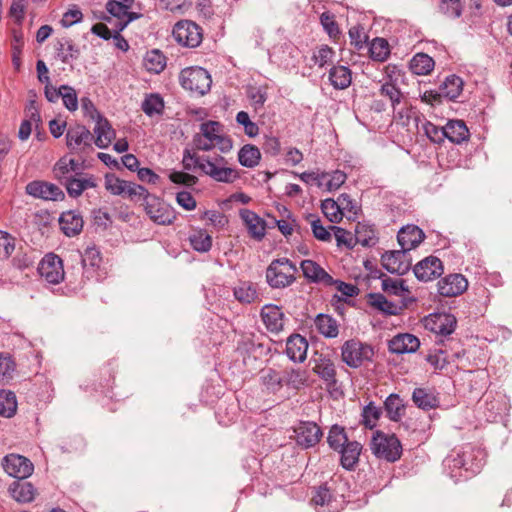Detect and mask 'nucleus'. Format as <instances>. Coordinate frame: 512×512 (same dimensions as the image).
<instances>
[{
	"instance_id": "52",
	"label": "nucleus",
	"mask_w": 512,
	"mask_h": 512,
	"mask_svg": "<svg viewBox=\"0 0 512 512\" xmlns=\"http://www.w3.org/2000/svg\"><path fill=\"white\" fill-rule=\"evenodd\" d=\"M337 202L343 212V216L349 220L355 219L360 211L357 202L353 200L348 194L343 193L337 198Z\"/></svg>"
},
{
	"instance_id": "2",
	"label": "nucleus",
	"mask_w": 512,
	"mask_h": 512,
	"mask_svg": "<svg viewBox=\"0 0 512 512\" xmlns=\"http://www.w3.org/2000/svg\"><path fill=\"white\" fill-rule=\"evenodd\" d=\"M183 167L187 171H200L216 182L233 183L240 175L234 168L227 167V161L222 156L210 158L199 156L195 152L185 150L182 159Z\"/></svg>"
},
{
	"instance_id": "36",
	"label": "nucleus",
	"mask_w": 512,
	"mask_h": 512,
	"mask_svg": "<svg viewBox=\"0 0 512 512\" xmlns=\"http://www.w3.org/2000/svg\"><path fill=\"white\" fill-rule=\"evenodd\" d=\"M317 331L326 338H335L339 334V325L330 315L318 314L314 319Z\"/></svg>"
},
{
	"instance_id": "19",
	"label": "nucleus",
	"mask_w": 512,
	"mask_h": 512,
	"mask_svg": "<svg viewBox=\"0 0 512 512\" xmlns=\"http://www.w3.org/2000/svg\"><path fill=\"white\" fill-rule=\"evenodd\" d=\"M420 347V340L410 333H399L388 342V349L393 354L414 353Z\"/></svg>"
},
{
	"instance_id": "29",
	"label": "nucleus",
	"mask_w": 512,
	"mask_h": 512,
	"mask_svg": "<svg viewBox=\"0 0 512 512\" xmlns=\"http://www.w3.org/2000/svg\"><path fill=\"white\" fill-rule=\"evenodd\" d=\"M78 169L77 161L70 158L68 155H64L55 163L52 172L54 178L61 184H64L67 180L72 178L71 174Z\"/></svg>"
},
{
	"instance_id": "16",
	"label": "nucleus",
	"mask_w": 512,
	"mask_h": 512,
	"mask_svg": "<svg viewBox=\"0 0 512 512\" xmlns=\"http://www.w3.org/2000/svg\"><path fill=\"white\" fill-rule=\"evenodd\" d=\"M413 271L417 279L427 282L442 275L443 265L439 258L429 256L418 262Z\"/></svg>"
},
{
	"instance_id": "54",
	"label": "nucleus",
	"mask_w": 512,
	"mask_h": 512,
	"mask_svg": "<svg viewBox=\"0 0 512 512\" xmlns=\"http://www.w3.org/2000/svg\"><path fill=\"white\" fill-rule=\"evenodd\" d=\"M335 51L328 45H321L316 48L312 55V61L315 65L322 68L333 62Z\"/></svg>"
},
{
	"instance_id": "41",
	"label": "nucleus",
	"mask_w": 512,
	"mask_h": 512,
	"mask_svg": "<svg viewBox=\"0 0 512 512\" xmlns=\"http://www.w3.org/2000/svg\"><path fill=\"white\" fill-rule=\"evenodd\" d=\"M260 160L261 152L255 145L245 144L238 152V161L243 167L254 168Z\"/></svg>"
},
{
	"instance_id": "39",
	"label": "nucleus",
	"mask_w": 512,
	"mask_h": 512,
	"mask_svg": "<svg viewBox=\"0 0 512 512\" xmlns=\"http://www.w3.org/2000/svg\"><path fill=\"white\" fill-rule=\"evenodd\" d=\"M9 492L17 502L28 503L34 500L36 490L29 482H13L9 487Z\"/></svg>"
},
{
	"instance_id": "56",
	"label": "nucleus",
	"mask_w": 512,
	"mask_h": 512,
	"mask_svg": "<svg viewBox=\"0 0 512 512\" xmlns=\"http://www.w3.org/2000/svg\"><path fill=\"white\" fill-rule=\"evenodd\" d=\"M307 220L310 223L312 233L317 240H320L323 242L331 241V238H332L331 232L329 231V229L325 228L322 225L321 220L317 216L310 214L307 217Z\"/></svg>"
},
{
	"instance_id": "11",
	"label": "nucleus",
	"mask_w": 512,
	"mask_h": 512,
	"mask_svg": "<svg viewBox=\"0 0 512 512\" xmlns=\"http://www.w3.org/2000/svg\"><path fill=\"white\" fill-rule=\"evenodd\" d=\"M2 467L9 476L17 479H26L34 471V465L28 458L14 453L3 458Z\"/></svg>"
},
{
	"instance_id": "18",
	"label": "nucleus",
	"mask_w": 512,
	"mask_h": 512,
	"mask_svg": "<svg viewBox=\"0 0 512 512\" xmlns=\"http://www.w3.org/2000/svg\"><path fill=\"white\" fill-rule=\"evenodd\" d=\"M295 432L297 443L304 448L315 446L323 435L320 427L311 421L301 422Z\"/></svg>"
},
{
	"instance_id": "10",
	"label": "nucleus",
	"mask_w": 512,
	"mask_h": 512,
	"mask_svg": "<svg viewBox=\"0 0 512 512\" xmlns=\"http://www.w3.org/2000/svg\"><path fill=\"white\" fill-rule=\"evenodd\" d=\"M93 135L83 125H71L66 132V145L75 153H84L92 149Z\"/></svg>"
},
{
	"instance_id": "58",
	"label": "nucleus",
	"mask_w": 512,
	"mask_h": 512,
	"mask_svg": "<svg viewBox=\"0 0 512 512\" xmlns=\"http://www.w3.org/2000/svg\"><path fill=\"white\" fill-rule=\"evenodd\" d=\"M15 371V363L9 354L0 353V381L8 382Z\"/></svg>"
},
{
	"instance_id": "28",
	"label": "nucleus",
	"mask_w": 512,
	"mask_h": 512,
	"mask_svg": "<svg viewBox=\"0 0 512 512\" xmlns=\"http://www.w3.org/2000/svg\"><path fill=\"white\" fill-rule=\"evenodd\" d=\"M308 349L307 340L299 334L292 335L286 342V354L294 362H303Z\"/></svg>"
},
{
	"instance_id": "17",
	"label": "nucleus",
	"mask_w": 512,
	"mask_h": 512,
	"mask_svg": "<svg viewBox=\"0 0 512 512\" xmlns=\"http://www.w3.org/2000/svg\"><path fill=\"white\" fill-rule=\"evenodd\" d=\"M437 286L441 296L455 297L467 289L468 281L462 274H450L442 278Z\"/></svg>"
},
{
	"instance_id": "1",
	"label": "nucleus",
	"mask_w": 512,
	"mask_h": 512,
	"mask_svg": "<svg viewBox=\"0 0 512 512\" xmlns=\"http://www.w3.org/2000/svg\"><path fill=\"white\" fill-rule=\"evenodd\" d=\"M485 456L482 449L468 443L454 449L444 459V468L447 475L458 482L479 473L485 464Z\"/></svg>"
},
{
	"instance_id": "43",
	"label": "nucleus",
	"mask_w": 512,
	"mask_h": 512,
	"mask_svg": "<svg viewBox=\"0 0 512 512\" xmlns=\"http://www.w3.org/2000/svg\"><path fill=\"white\" fill-rule=\"evenodd\" d=\"M387 416L392 421H399L405 413V405L398 394H390L384 402Z\"/></svg>"
},
{
	"instance_id": "4",
	"label": "nucleus",
	"mask_w": 512,
	"mask_h": 512,
	"mask_svg": "<svg viewBox=\"0 0 512 512\" xmlns=\"http://www.w3.org/2000/svg\"><path fill=\"white\" fill-rule=\"evenodd\" d=\"M298 269L288 258L271 261L266 269V282L273 289H284L296 281Z\"/></svg>"
},
{
	"instance_id": "21",
	"label": "nucleus",
	"mask_w": 512,
	"mask_h": 512,
	"mask_svg": "<svg viewBox=\"0 0 512 512\" xmlns=\"http://www.w3.org/2000/svg\"><path fill=\"white\" fill-rule=\"evenodd\" d=\"M424 238V232L416 225L402 227L397 235V240L401 248L409 251L416 248Z\"/></svg>"
},
{
	"instance_id": "6",
	"label": "nucleus",
	"mask_w": 512,
	"mask_h": 512,
	"mask_svg": "<svg viewBox=\"0 0 512 512\" xmlns=\"http://www.w3.org/2000/svg\"><path fill=\"white\" fill-rule=\"evenodd\" d=\"M181 86L196 95L203 96L211 88L212 79L207 70L202 67H187L179 76Z\"/></svg>"
},
{
	"instance_id": "47",
	"label": "nucleus",
	"mask_w": 512,
	"mask_h": 512,
	"mask_svg": "<svg viewBox=\"0 0 512 512\" xmlns=\"http://www.w3.org/2000/svg\"><path fill=\"white\" fill-rule=\"evenodd\" d=\"M349 441L345 428L340 425H333L327 436V443L331 449L338 451Z\"/></svg>"
},
{
	"instance_id": "25",
	"label": "nucleus",
	"mask_w": 512,
	"mask_h": 512,
	"mask_svg": "<svg viewBox=\"0 0 512 512\" xmlns=\"http://www.w3.org/2000/svg\"><path fill=\"white\" fill-rule=\"evenodd\" d=\"M300 267L304 277L311 282L322 283L324 285L333 282L332 276H330L319 264L313 260H303Z\"/></svg>"
},
{
	"instance_id": "61",
	"label": "nucleus",
	"mask_w": 512,
	"mask_h": 512,
	"mask_svg": "<svg viewBox=\"0 0 512 512\" xmlns=\"http://www.w3.org/2000/svg\"><path fill=\"white\" fill-rule=\"evenodd\" d=\"M381 415V410L373 403L366 405L362 412V423L365 427L370 429L376 426V423Z\"/></svg>"
},
{
	"instance_id": "32",
	"label": "nucleus",
	"mask_w": 512,
	"mask_h": 512,
	"mask_svg": "<svg viewBox=\"0 0 512 512\" xmlns=\"http://www.w3.org/2000/svg\"><path fill=\"white\" fill-rule=\"evenodd\" d=\"M414 404L422 410H431L437 408L439 399L436 393L431 389L415 388L412 393Z\"/></svg>"
},
{
	"instance_id": "46",
	"label": "nucleus",
	"mask_w": 512,
	"mask_h": 512,
	"mask_svg": "<svg viewBox=\"0 0 512 512\" xmlns=\"http://www.w3.org/2000/svg\"><path fill=\"white\" fill-rule=\"evenodd\" d=\"M261 381L268 390L279 391L283 387L282 372L273 368L263 369L261 371Z\"/></svg>"
},
{
	"instance_id": "40",
	"label": "nucleus",
	"mask_w": 512,
	"mask_h": 512,
	"mask_svg": "<svg viewBox=\"0 0 512 512\" xmlns=\"http://www.w3.org/2000/svg\"><path fill=\"white\" fill-rule=\"evenodd\" d=\"M463 90V81L456 75L448 76L439 87V97L455 100Z\"/></svg>"
},
{
	"instance_id": "59",
	"label": "nucleus",
	"mask_w": 512,
	"mask_h": 512,
	"mask_svg": "<svg viewBox=\"0 0 512 512\" xmlns=\"http://www.w3.org/2000/svg\"><path fill=\"white\" fill-rule=\"evenodd\" d=\"M15 250V238L0 230V260L8 259Z\"/></svg>"
},
{
	"instance_id": "53",
	"label": "nucleus",
	"mask_w": 512,
	"mask_h": 512,
	"mask_svg": "<svg viewBox=\"0 0 512 512\" xmlns=\"http://www.w3.org/2000/svg\"><path fill=\"white\" fill-rule=\"evenodd\" d=\"M321 209L327 219L332 223H339L344 217L337 200L331 198L323 200Z\"/></svg>"
},
{
	"instance_id": "51",
	"label": "nucleus",
	"mask_w": 512,
	"mask_h": 512,
	"mask_svg": "<svg viewBox=\"0 0 512 512\" xmlns=\"http://www.w3.org/2000/svg\"><path fill=\"white\" fill-rule=\"evenodd\" d=\"M368 303L371 307L389 315L396 314L397 307L388 301L384 295L380 293H371L368 295Z\"/></svg>"
},
{
	"instance_id": "23",
	"label": "nucleus",
	"mask_w": 512,
	"mask_h": 512,
	"mask_svg": "<svg viewBox=\"0 0 512 512\" xmlns=\"http://www.w3.org/2000/svg\"><path fill=\"white\" fill-rule=\"evenodd\" d=\"M240 216L248 230L249 235L256 239L262 240L266 232V222L251 210H242Z\"/></svg>"
},
{
	"instance_id": "20",
	"label": "nucleus",
	"mask_w": 512,
	"mask_h": 512,
	"mask_svg": "<svg viewBox=\"0 0 512 512\" xmlns=\"http://www.w3.org/2000/svg\"><path fill=\"white\" fill-rule=\"evenodd\" d=\"M261 318L268 331L278 333L284 326V314L277 305L267 304L261 309Z\"/></svg>"
},
{
	"instance_id": "12",
	"label": "nucleus",
	"mask_w": 512,
	"mask_h": 512,
	"mask_svg": "<svg viewBox=\"0 0 512 512\" xmlns=\"http://www.w3.org/2000/svg\"><path fill=\"white\" fill-rule=\"evenodd\" d=\"M38 271L40 276L50 284H59L65 276L62 259L53 253L43 257Z\"/></svg>"
},
{
	"instance_id": "30",
	"label": "nucleus",
	"mask_w": 512,
	"mask_h": 512,
	"mask_svg": "<svg viewBox=\"0 0 512 512\" xmlns=\"http://www.w3.org/2000/svg\"><path fill=\"white\" fill-rule=\"evenodd\" d=\"M235 299L242 304H251L258 300L257 284L251 281H239L233 288Z\"/></svg>"
},
{
	"instance_id": "22",
	"label": "nucleus",
	"mask_w": 512,
	"mask_h": 512,
	"mask_svg": "<svg viewBox=\"0 0 512 512\" xmlns=\"http://www.w3.org/2000/svg\"><path fill=\"white\" fill-rule=\"evenodd\" d=\"M336 499L326 485L319 486L311 499V503L319 512H335L338 507Z\"/></svg>"
},
{
	"instance_id": "7",
	"label": "nucleus",
	"mask_w": 512,
	"mask_h": 512,
	"mask_svg": "<svg viewBox=\"0 0 512 512\" xmlns=\"http://www.w3.org/2000/svg\"><path fill=\"white\" fill-rule=\"evenodd\" d=\"M174 40L187 48L198 47L203 40L202 28L191 20L178 21L172 30Z\"/></svg>"
},
{
	"instance_id": "42",
	"label": "nucleus",
	"mask_w": 512,
	"mask_h": 512,
	"mask_svg": "<svg viewBox=\"0 0 512 512\" xmlns=\"http://www.w3.org/2000/svg\"><path fill=\"white\" fill-rule=\"evenodd\" d=\"M435 62L425 53H417L410 60L409 68L416 75H428L434 69Z\"/></svg>"
},
{
	"instance_id": "34",
	"label": "nucleus",
	"mask_w": 512,
	"mask_h": 512,
	"mask_svg": "<svg viewBox=\"0 0 512 512\" xmlns=\"http://www.w3.org/2000/svg\"><path fill=\"white\" fill-rule=\"evenodd\" d=\"M283 386L299 390L308 384V372L300 368H286L282 371Z\"/></svg>"
},
{
	"instance_id": "49",
	"label": "nucleus",
	"mask_w": 512,
	"mask_h": 512,
	"mask_svg": "<svg viewBox=\"0 0 512 512\" xmlns=\"http://www.w3.org/2000/svg\"><path fill=\"white\" fill-rule=\"evenodd\" d=\"M381 286L384 292L391 295L405 296L406 293H409V290L405 285V281L401 278L386 277L382 279Z\"/></svg>"
},
{
	"instance_id": "9",
	"label": "nucleus",
	"mask_w": 512,
	"mask_h": 512,
	"mask_svg": "<svg viewBox=\"0 0 512 512\" xmlns=\"http://www.w3.org/2000/svg\"><path fill=\"white\" fill-rule=\"evenodd\" d=\"M122 197H127L131 200H140L143 198V205L149 217L154 222H157L160 218V201L158 197L150 195L143 186L127 181Z\"/></svg>"
},
{
	"instance_id": "44",
	"label": "nucleus",
	"mask_w": 512,
	"mask_h": 512,
	"mask_svg": "<svg viewBox=\"0 0 512 512\" xmlns=\"http://www.w3.org/2000/svg\"><path fill=\"white\" fill-rule=\"evenodd\" d=\"M81 262L87 275L95 272L102 262L99 250L95 247H88L81 256Z\"/></svg>"
},
{
	"instance_id": "26",
	"label": "nucleus",
	"mask_w": 512,
	"mask_h": 512,
	"mask_svg": "<svg viewBox=\"0 0 512 512\" xmlns=\"http://www.w3.org/2000/svg\"><path fill=\"white\" fill-rule=\"evenodd\" d=\"M83 224L80 213L73 210L63 212L59 218L60 228L68 237L78 235L83 229Z\"/></svg>"
},
{
	"instance_id": "63",
	"label": "nucleus",
	"mask_w": 512,
	"mask_h": 512,
	"mask_svg": "<svg viewBox=\"0 0 512 512\" xmlns=\"http://www.w3.org/2000/svg\"><path fill=\"white\" fill-rule=\"evenodd\" d=\"M61 97L64 106L71 112L78 109V97L74 88L68 85L61 86Z\"/></svg>"
},
{
	"instance_id": "64",
	"label": "nucleus",
	"mask_w": 512,
	"mask_h": 512,
	"mask_svg": "<svg viewBox=\"0 0 512 512\" xmlns=\"http://www.w3.org/2000/svg\"><path fill=\"white\" fill-rule=\"evenodd\" d=\"M350 43L358 50L362 49L368 40V36L364 28L360 25L352 26L349 29Z\"/></svg>"
},
{
	"instance_id": "31",
	"label": "nucleus",
	"mask_w": 512,
	"mask_h": 512,
	"mask_svg": "<svg viewBox=\"0 0 512 512\" xmlns=\"http://www.w3.org/2000/svg\"><path fill=\"white\" fill-rule=\"evenodd\" d=\"M445 138L452 143L460 144L469 138V130L462 120H450L444 126Z\"/></svg>"
},
{
	"instance_id": "5",
	"label": "nucleus",
	"mask_w": 512,
	"mask_h": 512,
	"mask_svg": "<svg viewBox=\"0 0 512 512\" xmlns=\"http://www.w3.org/2000/svg\"><path fill=\"white\" fill-rule=\"evenodd\" d=\"M370 449L379 459L388 462L397 461L402 455V445L395 435L377 431L371 440Z\"/></svg>"
},
{
	"instance_id": "37",
	"label": "nucleus",
	"mask_w": 512,
	"mask_h": 512,
	"mask_svg": "<svg viewBox=\"0 0 512 512\" xmlns=\"http://www.w3.org/2000/svg\"><path fill=\"white\" fill-rule=\"evenodd\" d=\"M329 80L335 89H346L352 82L351 70L342 65L333 66L329 71Z\"/></svg>"
},
{
	"instance_id": "27",
	"label": "nucleus",
	"mask_w": 512,
	"mask_h": 512,
	"mask_svg": "<svg viewBox=\"0 0 512 512\" xmlns=\"http://www.w3.org/2000/svg\"><path fill=\"white\" fill-rule=\"evenodd\" d=\"M106 10L117 19L115 26L122 31L137 15L130 13L125 4L117 0H110L106 4Z\"/></svg>"
},
{
	"instance_id": "60",
	"label": "nucleus",
	"mask_w": 512,
	"mask_h": 512,
	"mask_svg": "<svg viewBox=\"0 0 512 512\" xmlns=\"http://www.w3.org/2000/svg\"><path fill=\"white\" fill-rule=\"evenodd\" d=\"M380 93L389 98L394 109L401 102L402 93L392 81L383 83L380 88Z\"/></svg>"
},
{
	"instance_id": "38",
	"label": "nucleus",
	"mask_w": 512,
	"mask_h": 512,
	"mask_svg": "<svg viewBox=\"0 0 512 512\" xmlns=\"http://www.w3.org/2000/svg\"><path fill=\"white\" fill-rule=\"evenodd\" d=\"M314 371L325 381L328 389L337 390L336 369L334 363L329 359H321L315 366Z\"/></svg>"
},
{
	"instance_id": "3",
	"label": "nucleus",
	"mask_w": 512,
	"mask_h": 512,
	"mask_svg": "<svg viewBox=\"0 0 512 512\" xmlns=\"http://www.w3.org/2000/svg\"><path fill=\"white\" fill-rule=\"evenodd\" d=\"M193 145L199 151L217 149L221 153H227L232 149L233 141L225 133L221 123L209 120L200 125L199 132L193 137Z\"/></svg>"
},
{
	"instance_id": "14",
	"label": "nucleus",
	"mask_w": 512,
	"mask_h": 512,
	"mask_svg": "<svg viewBox=\"0 0 512 512\" xmlns=\"http://www.w3.org/2000/svg\"><path fill=\"white\" fill-rule=\"evenodd\" d=\"M409 250H393L385 252L382 255L381 261L383 267L390 273L403 275L411 268V260L408 256Z\"/></svg>"
},
{
	"instance_id": "24",
	"label": "nucleus",
	"mask_w": 512,
	"mask_h": 512,
	"mask_svg": "<svg viewBox=\"0 0 512 512\" xmlns=\"http://www.w3.org/2000/svg\"><path fill=\"white\" fill-rule=\"evenodd\" d=\"M362 445L358 441H348L337 452L340 454V464L346 470H353L359 462Z\"/></svg>"
},
{
	"instance_id": "45",
	"label": "nucleus",
	"mask_w": 512,
	"mask_h": 512,
	"mask_svg": "<svg viewBox=\"0 0 512 512\" xmlns=\"http://www.w3.org/2000/svg\"><path fill=\"white\" fill-rule=\"evenodd\" d=\"M192 248L198 252H208L212 247V237L206 230H194L189 236Z\"/></svg>"
},
{
	"instance_id": "57",
	"label": "nucleus",
	"mask_w": 512,
	"mask_h": 512,
	"mask_svg": "<svg viewBox=\"0 0 512 512\" xmlns=\"http://www.w3.org/2000/svg\"><path fill=\"white\" fill-rule=\"evenodd\" d=\"M439 10L449 18H458L462 14L463 5L461 0H442L439 4Z\"/></svg>"
},
{
	"instance_id": "35",
	"label": "nucleus",
	"mask_w": 512,
	"mask_h": 512,
	"mask_svg": "<svg viewBox=\"0 0 512 512\" xmlns=\"http://www.w3.org/2000/svg\"><path fill=\"white\" fill-rule=\"evenodd\" d=\"M96 135L95 145L99 148H107L115 138V131L106 119L99 117L94 128Z\"/></svg>"
},
{
	"instance_id": "8",
	"label": "nucleus",
	"mask_w": 512,
	"mask_h": 512,
	"mask_svg": "<svg viewBox=\"0 0 512 512\" xmlns=\"http://www.w3.org/2000/svg\"><path fill=\"white\" fill-rule=\"evenodd\" d=\"M373 355L370 345L354 339L346 341L341 349L342 360L352 368H358L365 361H370Z\"/></svg>"
},
{
	"instance_id": "15",
	"label": "nucleus",
	"mask_w": 512,
	"mask_h": 512,
	"mask_svg": "<svg viewBox=\"0 0 512 512\" xmlns=\"http://www.w3.org/2000/svg\"><path fill=\"white\" fill-rule=\"evenodd\" d=\"M25 191L32 197L49 201H59L65 197L60 187L40 180L29 182L25 187Z\"/></svg>"
},
{
	"instance_id": "33",
	"label": "nucleus",
	"mask_w": 512,
	"mask_h": 512,
	"mask_svg": "<svg viewBox=\"0 0 512 512\" xmlns=\"http://www.w3.org/2000/svg\"><path fill=\"white\" fill-rule=\"evenodd\" d=\"M67 190V193L70 197L77 198L79 197L85 190L89 188L96 187V179L94 176H86V177H72L67 180L63 184Z\"/></svg>"
},
{
	"instance_id": "62",
	"label": "nucleus",
	"mask_w": 512,
	"mask_h": 512,
	"mask_svg": "<svg viewBox=\"0 0 512 512\" xmlns=\"http://www.w3.org/2000/svg\"><path fill=\"white\" fill-rule=\"evenodd\" d=\"M126 183V180H122L114 174H107L105 176V188L113 195L122 196Z\"/></svg>"
},
{
	"instance_id": "50",
	"label": "nucleus",
	"mask_w": 512,
	"mask_h": 512,
	"mask_svg": "<svg viewBox=\"0 0 512 512\" xmlns=\"http://www.w3.org/2000/svg\"><path fill=\"white\" fill-rule=\"evenodd\" d=\"M17 409L16 396L13 392L0 390V415L11 417Z\"/></svg>"
},
{
	"instance_id": "13",
	"label": "nucleus",
	"mask_w": 512,
	"mask_h": 512,
	"mask_svg": "<svg viewBox=\"0 0 512 512\" xmlns=\"http://www.w3.org/2000/svg\"><path fill=\"white\" fill-rule=\"evenodd\" d=\"M424 327L436 336L445 337L454 332L456 318L447 313L430 314L424 318Z\"/></svg>"
},
{
	"instance_id": "55",
	"label": "nucleus",
	"mask_w": 512,
	"mask_h": 512,
	"mask_svg": "<svg viewBox=\"0 0 512 512\" xmlns=\"http://www.w3.org/2000/svg\"><path fill=\"white\" fill-rule=\"evenodd\" d=\"M369 51L372 59L377 61H384L390 53L389 44L384 38L377 37L372 40Z\"/></svg>"
},
{
	"instance_id": "48",
	"label": "nucleus",
	"mask_w": 512,
	"mask_h": 512,
	"mask_svg": "<svg viewBox=\"0 0 512 512\" xmlns=\"http://www.w3.org/2000/svg\"><path fill=\"white\" fill-rule=\"evenodd\" d=\"M355 241L362 246H373L377 237L372 226L358 223L355 229Z\"/></svg>"
}]
</instances>
